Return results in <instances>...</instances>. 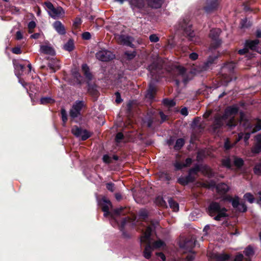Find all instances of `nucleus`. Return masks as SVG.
Here are the masks:
<instances>
[{
  "label": "nucleus",
  "mask_w": 261,
  "mask_h": 261,
  "mask_svg": "<svg viewBox=\"0 0 261 261\" xmlns=\"http://www.w3.org/2000/svg\"><path fill=\"white\" fill-rule=\"evenodd\" d=\"M249 25H250V23H249V22L248 21L247 19L245 18L241 20V28H247Z\"/></svg>",
  "instance_id": "de8ad7c7"
},
{
  "label": "nucleus",
  "mask_w": 261,
  "mask_h": 261,
  "mask_svg": "<svg viewBox=\"0 0 261 261\" xmlns=\"http://www.w3.org/2000/svg\"><path fill=\"white\" fill-rule=\"evenodd\" d=\"M235 67V64L233 62H230L225 64L222 67V72L231 73Z\"/></svg>",
  "instance_id": "bb28decb"
},
{
  "label": "nucleus",
  "mask_w": 261,
  "mask_h": 261,
  "mask_svg": "<svg viewBox=\"0 0 261 261\" xmlns=\"http://www.w3.org/2000/svg\"><path fill=\"white\" fill-rule=\"evenodd\" d=\"M164 2L163 0H147L148 5L152 8H160Z\"/></svg>",
  "instance_id": "393cba45"
},
{
  "label": "nucleus",
  "mask_w": 261,
  "mask_h": 261,
  "mask_svg": "<svg viewBox=\"0 0 261 261\" xmlns=\"http://www.w3.org/2000/svg\"><path fill=\"white\" fill-rule=\"evenodd\" d=\"M170 207L174 212H177L179 210L178 204L172 198H169L168 200Z\"/></svg>",
  "instance_id": "7c9ffc66"
},
{
  "label": "nucleus",
  "mask_w": 261,
  "mask_h": 261,
  "mask_svg": "<svg viewBox=\"0 0 261 261\" xmlns=\"http://www.w3.org/2000/svg\"><path fill=\"white\" fill-rule=\"evenodd\" d=\"M163 102L165 105L169 107H172L176 104L175 101L173 99H169L168 98L164 99Z\"/></svg>",
  "instance_id": "72a5a7b5"
},
{
  "label": "nucleus",
  "mask_w": 261,
  "mask_h": 261,
  "mask_svg": "<svg viewBox=\"0 0 261 261\" xmlns=\"http://www.w3.org/2000/svg\"><path fill=\"white\" fill-rule=\"evenodd\" d=\"M218 0H206V6L204 7L205 11L209 13L215 9L218 6Z\"/></svg>",
  "instance_id": "f3484780"
},
{
  "label": "nucleus",
  "mask_w": 261,
  "mask_h": 261,
  "mask_svg": "<svg viewBox=\"0 0 261 261\" xmlns=\"http://www.w3.org/2000/svg\"><path fill=\"white\" fill-rule=\"evenodd\" d=\"M256 143L252 148V151L255 153H258L261 151V135H258L255 137Z\"/></svg>",
  "instance_id": "aec40b11"
},
{
  "label": "nucleus",
  "mask_w": 261,
  "mask_h": 261,
  "mask_svg": "<svg viewBox=\"0 0 261 261\" xmlns=\"http://www.w3.org/2000/svg\"><path fill=\"white\" fill-rule=\"evenodd\" d=\"M44 5L46 8L48 9V12H50L55 8L53 5L49 2H45Z\"/></svg>",
  "instance_id": "49530a36"
},
{
  "label": "nucleus",
  "mask_w": 261,
  "mask_h": 261,
  "mask_svg": "<svg viewBox=\"0 0 261 261\" xmlns=\"http://www.w3.org/2000/svg\"><path fill=\"white\" fill-rule=\"evenodd\" d=\"M234 164L237 167H240L243 164V160L241 158H235L234 159Z\"/></svg>",
  "instance_id": "a19ab883"
},
{
  "label": "nucleus",
  "mask_w": 261,
  "mask_h": 261,
  "mask_svg": "<svg viewBox=\"0 0 261 261\" xmlns=\"http://www.w3.org/2000/svg\"><path fill=\"white\" fill-rule=\"evenodd\" d=\"M238 107L237 106L229 107L225 109L223 116H216L211 126L213 132L219 133L220 129L224 126V124L230 129L234 127L237 124L234 116L238 113Z\"/></svg>",
  "instance_id": "f257e3e1"
},
{
  "label": "nucleus",
  "mask_w": 261,
  "mask_h": 261,
  "mask_svg": "<svg viewBox=\"0 0 261 261\" xmlns=\"http://www.w3.org/2000/svg\"><path fill=\"white\" fill-rule=\"evenodd\" d=\"M125 55L127 56L128 59H132L136 56V52L133 51L129 53L128 51L125 53Z\"/></svg>",
  "instance_id": "603ef678"
},
{
  "label": "nucleus",
  "mask_w": 261,
  "mask_h": 261,
  "mask_svg": "<svg viewBox=\"0 0 261 261\" xmlns=\"http://www.w3.org/2000/svg\"><path fill=\"white\" fill-rule=\"evenodd\" d=\"M129 3L135 13L138 10L142 12L145 6L144 0H129Z\"/></svg>",
  "instance_id": "4468645a"
},
{
  "label": "nucleus",
  "mask_w": 261,
  "mask_h": 261,
  "mask_svg": "<svg viewBox=\"0 0 261 261\" xmlns=\"http://www.w3.org/2000/svg\"><path fill=\"white\" fill-rule=\"evenodd\" d=\"M98 204L101 207L102 211L104 213L105 217L110 216L111 217V223L112 225L115 227L118 225L120 230L122 231L125 225L129 222L130 219L128 218H123L120 224L118 222V217L121 214L122 208L116 209L114 211L112 210V205L110 201L106 197H103L98 201Z\"/></svg>",
  "instance_id": "f03ea898"
},
{
  "label": "nucleus",
  "mask_w": 261,
  "mask_h": 261,
  "mask_svg": "<svg viewBox=\"0 0 261 261\" xmlns=\"http://www.w3.org/2000/svg\"><path fill=\"white\" fill-rule=\"evenodd\" d=\"M244 198L250 203H252L254 201V198L253 195L250 193H246L244 196Z\"/></svg>",
  "instance_id": "58836bf2"
},
{
  "label": "nucleus",
  "mask_w": 261,
  "mask_h": 261,
  "mask_svg": "<svg viewBox=\"0 0 261 261\" xmlns=\"http://www.w3.org/2000/svg\"><path fill=\"white\" fill-rule=\"evenodd\" d=\"M158 221H151V225L147 226L143 236L141 238V243L146 244L145 249L143 252L144 257L149 259L151 257V253L154 249L160 248L165 246V243L159 240L151 245V240L150 238L151 233L154 228L158 225Z\"/></svg>",
  "instance_id": "7ed1b4c3"
},
{
  "label": "nucleus",
  "mask_w": 261,
  "mask_h": 261,
  "mask_svg": "<svg viewBox=\"0 0 261 261\" xmlns=\"http://www.w3.org/2000/svg\"><path fill=\"white\" fill-rule=\"evenodd\" d=\"M139 216L143 219H145L147 216V212L145 210H141L139 212Z\"/></svg>",
  "instance_id": "052dcab7"
},
{
  "label": "nucleus",
  "mask_w": 261,
  "mask_h": 261,
  "mask_svg": "<svg viewBox=\"0 0 261 261\" xmlns=\"http://www.w3.org/2000/svg\"><path fill=\"white\" fill-rule=\"evenodd\" d=\"M196 239L192 237L190 239H186L184 243H180V247L186 250L187 251H190L195 246Z\"/></svg>",
  "instance_id": "2eb2a0df"
},
{
  "label": "nucleus",
  "mask_w": 261,
  "mask_h": 261,
  "mask_svg": "<svg viewBox=\"0 0 261 261\" xmlns=\"http://www.w3.org/2000/svg\"><path fill=\"white\" fill-rule=\"evenodd\" d=\"M54 28L60 35H64L66 33L65 28L60 21H56L53 23Z\"/></svg>",
  "instance_id": "412c9836"
},
{
  "label": "nucleus",
  "mask_w": 261,
  "mask_h": 261,
  "mask_svg": "<svg viewBox=\"0 0 261 261\" xmlns=\"http://www.w3.org/2000/svg\"><path fill=\"white\" fill-rule=\"evenodd\" d=\"M208 212L211 216H214V219L220 221L227 216L226 209L221 207L220 205L216 202H212L208 206Z\"/></svg>",
  "instance_id": "0eeeda50"
},
{
  "label": "nucleus",
  "mask_w": 261,
  "mask_h": 261,
  "mask_svg": "<svg viewBox=\"0 0 261 261\" xmlns=\"http://www.w3.org/2000/svg\"><path fill=\"white\" fill-rule=\"evenodd\" d=\"M231 202L233 207L237 208L240 204L239 197H236L235 198L231 199Z\"/></svg>",
  "instance_id": "ea45409f"
},
{
  "label": "nucleus",
  "mask_w": 261,
  "mask_h": 261,
  "mask_svg": "<svg viewBox=\"0 0 261 261\" xmlns=\"http://www.w3.org/2000/svg\"><path fill=\"white\" fill-rule=\"evenodd\" d=\"M83 38L86 40H88L91 38V34L90 33L86 32L82 34Z\"/></svg>",
  "instance_id": "0e129e2a"
},
{
  "label": "nucleus",
  "mask_w": 261,
  "mask_h": 261,
  "mask_svg": "<svg viewBox=\"0 0 261 261\" xmlns=\"http://www.w3.org/2000/svg\"><path fill=\"white\" fill-rule=\"evenodd\" d=\"M195 258V255L193 253L189 254L186 257V261H193Z\"/></svg>",
  "instance_id": "338daca9"
},
{
  "label": "nucleus",
  "mask_w": 261,
  "mask_h": 261,
  "mask_svg": "<svg viewBox=\"0 0 261 261\" xmlns=\"http://www.w3.org/2000/svg\"><path fill=\"white\" fill-rule=\"evenodd\" d=\"M185 177L186 178L188 184L190 182H192L194 180V177L192 175H191V174H189L187 176H185Z\"/></svg>",
  "instance_id": "69168bd1"
},
{
  "label": "nucleus",
  "mask_w": 261,
  "mask_h": 261,
  "mask_svg": "<svg viewBox=\"0 0 261 261\" xmlns=\"http://www.w3.org/2000/svg\"><path fill=\"white\" fill-rule=\"evenodd\" d=\"M222 164L223 166L230 169L231 167V163L230 159L228 158H225L222 160Z\"/></svg>",
  "instance_id": "4c0bfd02"
},
{
  "label": "nucleus",
  "mask_w": 261,
  "mask_h": 261,
  "mask_svg": "<svg viewBox=\"0 0 261 261\" xmlns=\"http://www.w3.org/2000/svg\"><path fill=\"white\" fill-rule=\"evenodd\" d=\"M96 58L101 61L107 62L115 58V55L110 51L101 49L96 54Z\"/></svg>",
  "instance_id": "9b49d317"
},
{
  "label": "nucleus",
  "mask_w": 261,
  "mask_h": 261,
  "mask_svg": "<svg viewBox=\"0 0 261 261\" xmlns=\"http://www.w3.org/2000/svg\"><path fill=\"white\" fill-rule=\"evenodd\" d=\"M74 47L73 42L72 40H69L64 46V48L67 51H70Z\"/></svg>",
  "instance_id": "f704fd0d"
},
{
  "label": "nucleus",
  "mask_w": 261,
  "mask_h": 261,
  "mask_svg": "<svg viewBox=\"0 0 261 261\" xmlns=\"http://www.w3.org/2000/svg\"><path fill=\"white\" fill-rule=\"evenodd\" d=\"M149 40L152 42H156L159 41V38L155 34H152L149 36Z\"/></svg>",
  "instance_id": "3c124183"
},
{
  "label": "nucleus",
  "mask_w": 261,
  "mask_h": 261,
  "mask_svg": "<svg viewBox=\"0 0 261 261\" xmlns=\"http://www.w3.org/2000/svg\"><path fill=\"white\" fill-rule=\"evenodd\" d=\"M192 162V160L191 158H187L185 161V163H184L185 167H186L190 166Z\"/></svg>",
  "instance_id": "774afa93"
},
{
  "label": "nucleus",
  "mask_w": 261,
  "mask_h": 261,
  "mask_svg": "<svg viewBox=\"0 0 261 261\" xmlns=\"http://www.w3.org/2000/svg\"><path fill=\"white\" fill-rule=\"evenodd\" d=\"M237 209L242 212H246L247 210V206L244 203H240Z\"/></svg>",
  "instance_id": "c03bdc74"
},
{
  "label": "nucleus",
  "mask_w": 261,
  "mask_h": 261,
  "mask_svg": "<svg viewBox=\"0 0 261 261\" xmlns=\"http://www.w3.org/2000/svg\"><path fill=\"white\" fill-rule=\"evenodd\" d=\"M254 172L257 174H261V163L257 164L254 168Z\"/></svg>",
  "instance_id": "8fccbe9b"
},
{
  "label": "nucleus",
  "mask_w": 261,
  "mask_h": 261,
  "mask_svg": "<svg viewBox=\"0 0 261 261\" xmlns=\"http://www.w3.org/2000/svg\"><path fill=\"white\" fill-rule=\"evenodd\" d=\"M81 23V19L79 17H76L73 22V26L75 29H77Z\"/></svg>",
  "instance_id": "a18cd8bd"
},
{
  "label": "nucleus",
  "mask_w": 261,
  "mask_h": 261,
  "mask_svg": "<svg viewBox=\"0 0 261 261\" xmlns=\"http://www.w3.org/2000/svg\"><path fill=\"white\" fill-rule=\"evenodd\" d=\"M192 24L190 22L189 17L185 16L181 18L178 21L176 28L181 31L189 41L197 43L199 42V38L195 35L192 29Z\"/></svg>",
  "instance_id": "20e7f679"
},
{
  "label": "nucleus",
  "mask_w": 261,
  "mask_h": 261,
  "mask_svg": "<svg viewBox=\"0 0 261 261\" xmlns=\"http://www.w3.org/2000/svg\"><path fill=\"white\" fill-rule=\"evenodd\" d=\"M174 165L176 170H180L185 167L184 163L179 162H176Z\"/></svg>",
  "instance_id": "09e8293b"
},
{
  "label": "nucleus",
  "mask_w": 261,
  "mask_h": 261,
  "mask_svg": "<svg viewBox=\"0 0 261 261\" xmlns=\"http://www.w3.org/2000/svg\"><path fill=\"white\" fill-rule=\"evenodd\" d=\"M217 58V56H210L208 58L207 61L204 63V65L202 67V68L200 70V71L206 70L208 69L211 65L213 64Z\"/></svg>",
  "instance_id": "b1692460"
},
{
  "label": "nucleus",
  "mask_w": 261,
  "mask_h": 261,
  "mask_svg": "<svg viewBox=\"0 0 261 261\" xmlns=\"http://www.w3.org/2000/svg\"><path fill=\"white\" fill-rule=\"evenodd\" d=\"M258 43L259 41L257 39L247 41L245 43L246 47L245 48L240 49L238 51L239 54L240 55L245 54L247 52L248 48L252 50L256 51L258 53H261V49L260 50H259L258 48Z\"/></svg>",
  "instance_id": "9d476101"
},
{
  "label": "nucleus",
  "mask_w": 261,
  "mask_h": 261,
  "mask_svg": "<svg viewBox=\"0 0 261 261\" xmlns=\"http://www.w3.org/2000/svg\"><path fill=\"white\" fill-rule=\"evenodd\" d=\"M123 138V135L121 133H118L117 134L115 138L116 141L117 142H120Z\"/></svg>",
  "instance_id": "5fc2aeb1"
},
{
  "label": "nucleus",
  "mask_w": 261,
  "mask_h": 261,
  "mask_svg": "<svg viewBox=\"0 0 261 261\" xmlns=\"http://www.w3.org/2000/svg\"><path fill=\"white\" fill-rule=\"evenodd\" d=\"M212 257L216 261H225L229 258V256L225 254L215 253L213 254Z\"/></svg>",
  "instance_id": "cd10ccee"
},
{
  "label": "nucleus",
  "mask_w": 261,
  "mask_h": 261,
  "mask_svg": "<svg viewBox=\"0 0 261 261\" xmlns=\"http://www.w3.org/2000/svg\"><path fill=\"white\" fill-rule=\"evenodd\" d=\"M244 256L241 253H239L236 255L234 260V261H242L243 260Z\"/></svg>",
  "instance_id": "680f3d73"
},
{
  "label": "nucleus",
  "mask_w": 261,
  "mask_h": 261,
  "mask_svg": "<svg viewBox=\"0 0 261 261\" xmlns=\"http://www.w3.org/2000/svg\"><path fill=\"white\" fill-rule=\"evenodd\" d=\"M102 160L105 163H107V164L111 163V160H112L111 158L107 154L104 155L103 156Z\"/></svg>",
  "instance_id": "864d4df0"
},
{
  "label": "nucleus",
  "mask_w": 261,
  "mask_h": 261,
  "mask_svg": "<svg viewBox=\"0 0 261 261\" xmlns=\"http://www.w3.org/2000/svg\"><path fill=\"white\" fill-rule=\"evenodd\" d=\"M155 203L162 207L166 206V203L163 197L161 196H158L155 200Z\"/></svg>",
  "instance_id": "473e14b6"
},
{
  "label": "nucleus",
  "mask_w": 261,
  "mask_h": 261,
  "mask_svg": "<svg viewBox=\"0 0 261 261\" xmlns=\"http://www.w3.org/2000/svg\"><path fill=\"white\" fill-rule=\"evenodd\" d=\"M170 74L177 86H178L181 82L186 84L190 80L185 69L179 66H173Z\"/></svg>",
  "instance_id": "423d86ee"
},
{
  "label": "nucleus",
  "mask_w": 261,
  "mask_h": 261,
  "mask_svg": "<svg viewBox=\"0 0 261 261\" xmlns=\"http://www.w3.org/2000/svg\"><path fill=\"white\" fill-rule=\"evenodd\" d=\"M107 188L111 192H113L115 190L114 184L111 182L107 184Z\"/></svg>",
  "instance_id": "4d7b16f0"
},
{
  "label": "nucleus",
  "mask_w": 261,
  "mask_h": 261,
  "mask_svg": "<svg viewBox=\"0 0 261 261\" xmlns=\"http://www.w3.org/2000/svg\"><path fill=\"white\" fill-rule=\"evenodd\" d=\"M240 126H242L245 129V133H240L238 134V139L236 142L240 141L242 139H244V140L246 143L250 138V134L254 133L255 132L261 130V120L258 121L255 127L252 128V130L249 131L251 129L252 126L250 125V122L246 119V117L245 114L243 113H240Z\"/></svg>",
  "instance_id": "39448f33"
},
{
  "label": "nucleus",
  "mask_w": 261,
  "mask_h": 261,
  "mask_svg": "<svg viewBox=\"0 0 261 261\" xmlns=\"http://www.w3.org/2000/svg\"><path fill=\"white\" fill-rule=\"evenodd\" d=\"M40 51L47 55H54L55 54V50L50 46L48 45H41L40 48Z\"/></svg>",
  "instance_id": "5701e85b"
},
{
  "label": "nucleus",
  "mask_w": 261,
  "mask_h": 261,
  "mask_svg": "<svg viewBox=\"0 0 261 261\" xmlns=\"http://www.w3.org/2000/svg\"><path fill=\"white\" fill-rule=\"evenodd\" d=\"M115 38L117 42L120 44L130 47L133 46L132 43L133 38L130 36L124 35H117L115 36Z\"/></svg>",
  "instance_id": "ddd939ff"
},
{
  "label": "nucleus",
  "mask_w": 261,
  "mask_h": 261,
  "mask_svg": "<svg viewBox=\"0 0 261 261\" xmlns=\"http://www.w3.org/2000/svg\"><path fill=\"white\" fill-rule=\"evenodd\" d=\"M216 189L219 193L224 194L228 191L229 187L224 183H220L217 186Z\"/></svg>",
  "instance_id": "c85d7f7f"
},
{
  "label": "nucleus",
  "mask_w": 261,
  "mask_h": 261,
  "mask_svg": "<svg viewBox=\"0 0 261 261\" xmlns=\"http://www.w3.org/2000/svg\"><path fill=\"white\" fill-rule=\"evenodd\" d=\"M36 26V22L34 21H30L28 25V27L29 29V33H32L33 32L32 30H33Z\"/></svg>",
  "instance_id": "37998d69"
},
{
  "label": "nucleus",
  "mask_w": 261,
  "mask_h": 261,
  "mask_svg": "<svg viewBox=\"0 0 261 261\" xmlns=\"http://www.w3.org/2000/svg\"><path fill=\"white\" fill-rule=\"evenodd\" d=\"M244 253L247 257L248 258L250 257L254 253L253 248L250 246H248L245 249Z\"/></svg>",
  "instance_id": "e433bc0d"
},
{
  "label": "nucleus",
  "mask_w": 261,
  "mask_h": 261,
  "mask_svg": "<svg viewBox=\"0 0 261 261\" xmlns=\"http://www.w3.org/2000/svg\"><path fill=\"white\" fill-rule=\"evenodd\" d=\"M84 106L85 103L83 101H76L70 110V116L72 119L80 117L81 116V111Z\"/></svg>",
  "instance_id": "1a4fd4ad"
},
{
  "label": "nucleus",
  "mask_w": 261,
  "mask_h": 261,
  "mask_svg": "<svg viewBox=\"0 0 261 261\" xmlns=\"http://www.w3.org/2000/svg\"><path fill=\"white\" fill-rule=\"evenodd\" d=\"M198 57V55L196 53H192L190 54L189 55L190 59L193 61L197 59Z\"/></svg>",
  "instance_id": "bf43d9fd"
},
{
  "label": "nucleus",
  "mask_w": 261,
  "mask_h": 261,
  "mask_svg": "<svg viewBox=\"0 0 261 261\" xmlns=\"http://www.w3.org/2000/svg\"><path fill=\"white\" fill-rule=\"evenodd\" d=\"M220 33L221 30L219 29H213L211 30L210 33V37L212 39L211 48H216L221 44V41L219 38Z\"/></svg>",
  "instance_id": "6e6552de"
},
{
  "label": "nucleus",
  "mask_w": 261,
  "mask_h": 261,
  "mask_svg": "<svg viewBox=\"0 0 261 261\" xmlns=\"http://www.w3.org/2000/svg\"><path fill=\"white\" fill-rule=\"evenodd\" d=\"M115 96H116L115 101L116 103H119L121 102H122V99L121 98L120 94L118 92H117L115 93Z\"/></svg>",
  "instance_id": "6e6d98bb"
},
{
  "label": "nucleus",
  "mask_w": 261,
  "mask_h": 261,
  "mask_svg": "<svg viewBox=\"0 0 261 261\" xmlns=\"http://www.w3.org/2000/svg\"><path fill=\"white\" fill-rule=\"evenodd\" d=\"M82 71L88 81H91L92 79V75L89 71V68L87 64H83L82 66Z\"/></svg>",
  "instance_id": "a878e982"
},
{
  "label": "nucleus",
  "mask_w": 261,
  "mask_h": 261,
  "mask_svg": "<svg viewBox=\"0 0 261 261\" xmlns=\"http://www.w3.org/2000/svg\"><path fill=\"white\" fill-rule=\"evenodd\" d=\"M24 66L20 64H14V70H15V74L16 76L19 79V82L24 87L25 85L21 81L20 76L22 75V72L23 71Z\"/></svg>",
  "instance_id": "a211bd4d"
},
{
  "label": "nucleus",
  "mask_w": 261,
  "mask_h": 261,
  "mask_svg": "<svg viewBox=\"0 0 261 261\" xmlns=\"http://www.w3.org/2000/svg\"><path fill=\"white\" fill-rule=\"evenodd\" d=\"M178 182L182 185H186L188 184L186 178L185 177H180L178 179Z\"/></svg>",
  "instance_id": "13d9d810"
},
{
  "label": "nucleus",
  "mask_w": 261,
  "mask_h": 261,
  "mask_svg": "<svg viewBox=\"0 0 261 261\" xmlns=\"http://www.w3.org/2000/svg\"><path fill=\"white\" fill-rule=\"evenodd\" d=\"M12 51L13 53L15 54H20L21 53V50L20 47H16L13 48L12 49Z\"/></svg>",
  "instance_id": "e2e57ef3"
},
{
  "label": "nucleus",
  "mask_w": 261,
  "mask_h": 261,
  "mask_svg": "<svg viewBox=\"0 0 261 261\" xmlns=\"http://www.w3.org/2000/svg\"><path fill=\"white\" fill-rule=\"evenodd\" d=\"M64 14V11L61 7H55L50 12H49V15L54 19L63 16Z\"/></svg>",
  "instance_id": "dca6fc26"
},
{
  "label": "nucleus",
  "mask_w": 261,
  "mask_h": 261,
  "mask_svg": "<svg viewBox=\"0 0 261 261\" xmlns=\"http://www.w3.org/2000/svg\"><path fill=\"white\" fill-rule=\"evenodd\" d=\"M155 92L156 88L155 86L153 84L150 83L148 89L145 95L146 98L148 99L149 100L153 99Z\"/></svg>",
  "instance_id": "6ab92c4d"
},
{
  "label": "nucleus",
  "mask_w": 261,
  "mask_h": 261,
  "mask_svg": "<svg viewBox=\"0 0 261 261\" xmlns=\"http://www.w3.org/2000/svg\"><path fill=\"white\" fill-rule=\"evenodd\" d=\"M148 70L150 71L151 77L153 79H156V76L155 73L158 71V69L155 64H152L150 65L148 67Z\"/></svg>",
  "instance_id": "c756f323"
},
{
  "label": "nucleus",
  "mask_w": 261,
  "mask_h": 261,
  "mask_svg": "<svg viewBox=\"0 0 261 261\" xmlns=\"http://www.w3.org/2000/svg\"><path fill=\"white\" fill-rule=\"evenodd\" d=\"M185 141L183 139L180 138L176 140L174 148L175 150H179L184 145Z\"/></svg>",
  "instance_id": "2f4dec72"
},
{
  "label": "nucleus",
  "mask_w": 261,
  "mask_h": 261,
  "mask_svg": "<svg viewBox=\"0 0 261 261\" xmlns=\"http://www.w3.org/2000/svg\"><path fill=\"white\" fill-rule=\"evenodd\" d=\"M72 133L76 137L82 140H86L90 137V134L88 131L77 126H74L72 128Z\"/></svg>",
  "instance_id": "f8f14e48"
},
{
  "label": "nucleus",
  "mask_w": 261,
  "mask_h": 261,
  "mask_svg": "<svg viewBox=\"0 0 261 261\" xmlns=\"http://www.w3.org/2000/svg\"><path fill=\"white\" fill-rule=\"evenodd\" d=\"M54 100L49 97H44L40 99V102L42 105H46L49 103H52Z\"/></svg>",
  "instance_id": "c9c22d12"
},
{
  "label": "nucleus",
  "mask_w": 261,
  "mask_h": 261,
  "mask_svg": "<svg viewBox=\"0 0 261 261\" xmlns=\"http://www.w3.org/2000/svg\"><path fill=\"white\" fill-rule=\"evenodd\" d=\"M61 113L62 115V119L64 124L67 120V113L64 109H62L61 111Z\"/></svg>",
  "instance_id": "79ce46f5"
},
{
  "label": "nucleus",
  "mask_w": 261,
  "mask_h": 261,
  "mask_svg": "<svg viewBox=\"0 0 261 261\" xmlns=\"http://www.w3.org/2000/svg\"><path fill=\"white\" fill-rule=\"evenodd\" d=\"M48 66L53 72H55L60 67V63L57 59H51L48 62Z\"/></svg>",
  "instance_id": "4be33fe9"
}]
</instances>
